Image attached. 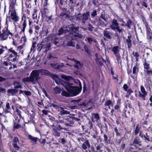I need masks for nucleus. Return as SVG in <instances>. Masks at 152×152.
<instances>
[{
    "label": "nucleus",
    "instance_id": "nucleus-1",
    "mask_svg": "<svg viewBox=\"0 0 152 152\" xmlns=\"http://www.w3.org/2000/svg\"><path fill=\"white\" fill-rule=\"evenodd\" d=\"M61 77L65 80L61 82L58 79H55V82L58 85H61L64 86L69 93L63 91L61 95L67 97L73 96L78 95L82 89L81 83L78 80H75L71 79V77L61 75Z\"/></svg>",
    "mask_w": 152,
    "mask_h": 152
},
{
    "label": "nucleus",
    "instance_id": "nucleus-2",
    "mask_svg": "<svg viewBox=\"0 0 152 152\" xmlns=\"http://www.w3.org/2000/svg\"><path fill=\"white\" fill-rule=\"evenodd\" d=\"M90 17L89 12L83 13L82 15L80 13L77 14L76 17V20L77 21L81 22L82 24L84 25L86 23V21L88 20Z\"/></svg>",
    "mask_w": 152,
    "mask_h": 152
},
{
    "label": "nucleus",
    "instance_id": "nucleus-3",
    "mask_svg": "<svg viewBox=\"0 0 152 152\" xmlns=\"http://www.w3.org/2000/svg\"><path fill=\"white\" fill-rule=\"evenodd\" d=\"M9 35H13V34L7 28L3 29L0 34V39L1 41L6 40Z\"/></svg>",
    "mask_w": 152,
    "mask_h": 152
},
{
    "label": "nucleus",
    "instance_id": "nucleus-4",
    "mask_svg": "<svg viewBox=\"0 0 152 152\" xmlns=\"http://www.w3.org/2000/svg\"><path fill=\"white\" fill-rule=\"evenodd\" d=\"M30 77H31L33 84L35 83L34 81H37L41 78L38 70H33L30 74Z\"/></svg>",
    "mask_w": 152,
    "mask_h": 152
},
{
    "label": "nucleus",
    "instance_id": "nucleus-5",
    "mask_svg": "<svg viewBox=\"0 0 152 152\" xmlns=\"http://www.w3.org/2000/svg\"><path fill=\"white\" fill-rule=\"evenodd\" d=\"M110 27L113 30H117L119 33H121L122 30L120 28L119 24L117 20L115 19L113 20L112 23L110 25Z\"/></svg>",
    "mask_w": 152,
    "mask_h": 152
},
{
    "label": "nucleus",
    "instance_id": "nucleus-6",
    "mask_svg": "<svg viewBox=\"0 0 152 152\" xmlns=\"http://www.w3.org/2000/svg\"><path fill=\"white\" fill-rule=\"evenodd\" d=\"M60 122L61 124H64L66 126H73L74 124L73 121L69 118H65L63 120H61Z\"/></svg>",
    "mask_w": 152,
    "mask_h": 152
},
{
    "label": "nucleus",
    "instance_id": "nucleus-7",
    "mask_svg": "<svg viewBox=\"0 0 152 152\" xmlns=\"http://www.w3.org/2000/svg\"><path fill=\"white\" fill-rule=\"evenodd\" d=\"M72 29V25L70 24L66 27H62L60 29L58 32V35H60L63 33H66L67 32H69V31Z\"/></svg>",
    "mask_w": 152,
    "mask_h": 152
},
{
    "label": "nucleus",
    "instance_id": "nucleus-8",
    "mask_svg": "<svg viewBox=\"0 0 152 152\" xmlns=\"http://www.w3.org/2000/svg\"><path fill=\"white\" fill-rule=\"evenodd\" d=\"M121 48L118 46L113 47L112 49V51L113 52L116 59L118 61L121 58V56L119 53L120 50Z\"/></svg>",
    "mask_w": 152,
    "mask_h": 152
},
{
    "label": "nucleus",
    "instance_id": "nucleus-9",
    "mask_svg": "<svg viewBox=\"0 0 152 152\" xmlns=\"http://www.w3.org/2000/svg\"><path fill=\"white\" fill-rule=\"evenodd\" d=\"M12 145L15 150L18 151L20 148L19 146V141L17 137L14 138L12 141Z\"/></svg>",
    "mask_w": 152,
    "mask_h": 152
},
{
    "label": "nucleus",
    "instance_id": "nucleus-10",
    "mask_svg": "<svg viewBox=\"0 0 152 152\" xmlns=\"http://www.w3.org/2000/svg\"><path fill=\"white\" fill-rule=\"evenodd\" d=\"M100 117L98 113H93L91 115V120L94 122H96L97 123H99V120Z\"/></svg>",
    "mask_w": 152,
    "mask_h": 152
},
{
    "label": "nucleus",
    "instance_id": "nucleus-11",
    "mask_svg": "<svg viewBox=\"0 0 152 152\" xmlns=\"http://www.w3.org/2000/svg\"><path fill=\"white\" fill-rule=\"evenodd\" d=\"M100 18L103 19L105 21H107V17L106 16V15L105 14H103V13L101 14V15L100 17V18L99 19V21L100 23H102V26L103 27H105L106 26V25L104 22L102 20L100 19Z\"/></svg>",
    "mask_w": 152,
    "mask_h": 152
},
{
    "label": "nucleus",
    "instance_id": "nucleus-12",
    "mask_svg": "<svg viewBox=\"0 0 152 152\" xmlns=\"http://www.w3.org/2000/svg\"><path fill=\"white\" fill-rule=\"evenodd\" d=\"M28 138L31 141V142H32L33 144L34 145H35L36 144L37 141L38 140H39V141L40 142V139L37 137H34L31 135H28Z\"/></svg>",
    "mask_w": 152,
    "mask_h": 152
},
{
    "label": "nucleus",
    "instance_id": "nucleus-13",
    "mask_svg": "<svg viewBox=\"0 0 152 152\" xmlns=\"http://www.w3.org/2000/svg\"><path fill=\"white\" fill-rule=\"evenodd\" d=\"M90 145L88 140H85V142L82 145V148L84 150L86 149L87 148H90Z\"/></svg>",
    "mask_w": 152,
    "mask_h": 152
},
{
    "label": "nucleus",
    "instance_id": "nucleus-14",
    "mask_svg": "<svg viewBox=\"0 0 152 152\" xmlns=\"http://www.w3.org/2000/svg\"><path fill=\"white\" fill-rule=\"evenodd\" d=\"M10 17L11 19L15 22H17L19 18L16 15V12L14 11L11 12Z\"/></svg>",
    "mask_w": 152,
    "mask_h": 152
},
{
    "label": "nucleus",
    "instance_id": "nucleus-15",
    "mask_svg": "<svg viewBox=\"0 0 152 152\" xmlns=\"http://www.w3.org/2000/svg\"><path fill=\"white\" fill-rule=\"evenodd\" d=\"M70 34H69V36L71 37L74 36V37H78L80 38H82L83 36L81 34H80L78 33L75 31H69Z\"/></svg>",
    "mask_w": 152,
    "mask_h": 152
},
{
    "label": "nucleus",
    "instance_id": "nucleus-16",
    "mask_svg": "<svg viewBox=\"0 0 152 152\" xmlns=\"http://www.w3.org/2000/svg\"><path fill=\"white\" fill-rule=\"evenodd\" d=\"M28 20V19L26 18H25L24 19L23 22L21 26V31L23 32H24L25 31V29L27 24Z\"/></svg>",
    "mask_w": 152,
    "mask_h": 152
},
{
    "label": "nucleus",
    "instance_id": "nucleus-17",
    "mask_svg": "<svg viewBox=\"0 0 152 152\" xmlns=\"http://www.w3.org/2000/svg\"><path fill=\"white\" fill-rule=\"evenodd\" d=\"M68 59L71 60L72 61L75 63V68H77V69H80L81 68V66H82L80 62L78 61H76L75 60V59L74 58L73 59H69L68 58Z\"/></svg>",
    "mask_w": 152,
    "mask_h": 152
},
{
    "label": "nucleus",
    "instance_id": "nucleus-18",
    "mask_svg": "<svg viewBox=\"0 0 152 152\" xmlns=\"http://www.w3.org/2000/svg\"><path fill=\"white\" fill-rule=\"evenodd\" d=\"M50 65L53 68L58 69H61V68L63 66V64H51Z\"/></svg>",
    "mask_w": 152,
    "mask_h": 152
},
{
    "label": "nucleus",
    "instance_id": "nucleus-19",
    "mask_svg": "<svg viewBox=\"0 0 152 152\" xmlns=\"http://www.w3.org/2000/svg\"><path fill=\"white\" fill-rule=\"evenodd\" d=\"M59 111H60V114L61 115H67L70 113L69 111L65 110L64 108L62 107H60Z\"/></svg>",
    "mask_w": 152,
    "mask_h": 152
},
{
    "label": "nucleus",
    "instance_id": "nucleus-20",
    "mask_svg": "<svg viewBox=\"0 0 152 152\" xmlns=\"http://www.w3.org/2000/svg\"><path fill=\"white\" fill-rule=\"evenodd\" d=\"M50 45L49 43H46L43 45V49H45L44 52L46 53L49 50L50 47Z\"/></svg>",
    "mask_w": 152,
    "mask_h": 152
},
{
    "label": "nucleus",
    "instance_id": "nucleus-21",
    "mask_svg": "<svg viewBox=\"0 0 152 152\" xmlns=\"http://www.w3.org/2000/svg\"><path fill=\"white\" fill-rule=\"evenodd\" d=\"M108 28H106L103 32L104 36L108 39H110L111 36L110 35V32L107 30Z\"/></svg>",
    "mask_w": 152,
    "mask_h": 152
},
{
    "label": "nucleus",
    "instance_id": "nucleus-22",
    "mask_svg": "<svg viewBox=\"0 0 152 152\" xmlns=\"http://www.w3.org/2000/svg\"><path fill=\"white\" fill-rule=\"evenodd\" d=\"M51 126V129L54 128L58 131H60L63 129H65L62 127L59 124H57L56 126H55L53 124L52 126Z\"/></svg>",
    "mask_w": 152,
    "mask_h": 152
},
{
    "label": "nucleus",
    "instance_id": "nucleus-23",
    "mask_svg": "<svg viewBox=\"0 0 152 152\" xmlns=\"http://www.w3.org/2000/svg\"><path fill=\"white\" fill-rule=\"evenodd\" d=\"M39 75H48L49 74V72L45 69H39L38 70Z\"/></svg>",
    "mask_w": 152,
    "mask_h": 152
},
{
    "label": "nucleus",
    "instance_id": "nucleus-24",
    "mask_svg": "<svg viewBox=\"0 0 152 152\" xmlns=\"http://www.w3.org/2000/svg\"><path fill=\"white\" fill-rule=\"evenodd\" d=\"M20 94H22L23 95H25L26 96H30L31 95V93L30 91H22L20 90L19 91Z\"/></svg>",
    "mask_w": 152,
    "mask_h": 152
},
{
    "label": "nucleus",
    "instance_id": "nucleus-25",
    "mask_svg": "<svg viewBox=\"0 0 152 152\" xmlns=\"http://www.w3.org/2000/svg\"><path fill=\"white\" fill-rule=\"evenodd\" d=\"M53 130V135L55 137H59L60 136L61 133L59 131L56 130L54 128L52 129Z\"/></svg>",
    "mask_w": 152,
    "mask_h": 152
},
{
    "label": "nucleus",
    "instance_id": "nucleus-26",
    "mask_svg": "<svg viewBox=\"0 0 152 152\" xmlns=\"http://www.w3.org/2000/svg\"><path fill=\"white\" fill-rule=\"evenodd\" d=\"M143 66L144 67V72H145L147 70H148L150 68V64L149 63L145 62L143 63Z\"/></svg>",
    "mask_w": 152,
    "mask_h": 152
},
{
    "label": "nucleus",
    "instance_id": "nucleus-27",
    "mask_svg": "<svg viewBox=\"0 0 152 152\" xmlns=\"http://www.w3.org/2000/svg\"><path fill=\"white\" fill-rule=\"evenodd\" d=\"M140 139L139 137H136L134 140L133 142V144L139 145L140 146L141 144H140Z\"/></svg>",
    "mask_w": 152,
    "mask_h": 152
},
{
    "label": "nucleus",
    "instance_id": "nucleus-28",
    "mask_svg": "<svg viewBox=\"0 0 152 152\" xmlns=\"http://www.w3.org/2000/svg\"><path fill=\"white\" fill-rule=\"evenodd\" d=\"M13 85L15 88H21L22 86L20 83L16 81H15L14 82Z\"/></svg>",
    "mask_w": 152,
    "mask_h": 152
},
{
    "label": "nucleus",
    "instance_id": "nucleus-29",
    "mask_svg": "<svg viewBox=\"0 0 152 152\" xmlns=\"http://www.w3.org/2000/svg\"><path fill=\"white\" fill-rule=\"evenodd\" d=\"M139 68L138 66L136 65L133 67V73L135 75H137L138 72Z\"/></svg>",
    "mask_w": 152,
    "mask_h": 152
},
{
    "label": "nucleus",
    "instance_id": "nucleus-30",
    "mask_svg": "<svg viewBox=\"0 0 152 152\" xmlns=\"http://www.w3.org/2000/svg\"><path fill=\"white\" fill-rule=\"evenodd\" d=\"M53 90L54 93L56 94H58L60 93L61 91V89L57 86L53 88Z\"/></svg>",
    "mask_w": 152,
    "mask_h": 152
},
{
    "label": "nucleus",
    "instance_id": "nucleus-31",
    "mask_svg": "<svg viewBox=\"0 0 152 152\" xmlns=\"http://www.w3.org/2000/svg\"><path fill=\"white\" fill-rule=\"evenodd\" d=\"M74 39H72L71 40H69L67 42V45L69 46H75V43L74 42Z\"/></svg>",
    "mask_w": 152,
    "mask_h": 152
},
{
    "label": "nucleus",
    "instance_id": "nucleus-32",
    "mask_svg": "<svg viewBox=\"0 0 152 152\" xmlns=\"http://www.w3.org/2000/svg\"><path fill=\"white\" fill-rule=\"evenodd\" d=\"M7 92L9 94L11 95H14L16 93V90L15 89H9Z\"/></svg>",
    "mask_w": 152,
    "mask_h": 152
},
{
    "label": "nucleus",
    "instance_id": "nucleus-33",
    "mask_svg": "<svg viewBox=\"0 0 152 152\" xmlns=\"http://www.w3.org/2000/svg\"><path fill=\"white\" fill-rule=\"evenodd\" d=\"M68 5L69 8L72 10H73L75 6V3L74 1L69 2Z\"/></svg>",
    "mask_w": 152,
    "mask_h": 152
},
{
    "label": "nucleus",
    "instance_id": "nucleus-34",
    "mask_svg": "<svg viewBox=\"0 0 152 152\" xmlns=\"http://www.w3.org/2000/svg\"><path fill=\"white\" fill-rule=\"evenodd\" d=\"M132 41L131 39H126V42L128 48H130L132 47Z\"/></svg>",
    "mask_w": 152,
    "mask_h": 152
},
{
    "label": "nucleus",
    "instance_id": "nucleus-35",
    "mask_svg": "<svg viewBox=\"0 0 152 152\" xmlns=\"http://www.w3.org/2000/svg\"><path fill=\"white\" fill-rule=\"evenodd\" d=\"M141 127L139 124L137 125L135 130V134L136 135H137Z\"/></svg>",
    "mask_w": 152,
    "mask_h": 152
},
{
    "label": "nucleus",
    "instance_id": "nucleus-36",
    "mask_svg": "<svg viewBox=\"0 0 152 152\" xmlns=\"http://www.w3.org/2000/svg\"><path fill=\"white\" fill-rule=\"evenodd\" d=\"M87 39L88 43L90 44L91 45L92 44V42H96V41L93 38L91 37H88L87 38Z\"/></svg>",
    "mask_w": 152,
    "mask_h": 152
},
{
    "label": "nucleus",
    "instance_id": "nucleus-37",
    "mask_svg": "<svg viewBox=\"0 0 152 152\" xmlns=\"http://www.w3.org/2000/svg\"><path fill=\"white\" fill-rule=\"evenodd\" d=\"M6 107L5 112L6 113L9 112L11 110V108L10 106V104L9 102L7 103Z\"/></svg>",
    "mask_w": 152,
    "mask_h": 152
},
{
    "label": "nucleus",
    "instance_id": "nucleus-38",
    "mask_svg": "<svg viewBox=\"0 0 152 152\" xmlns=\"http://www.w3.org/2000/svg\"><path fill=\"white\" fill-rule=\"evenodd\" d=\"M145 74L146 75H152V69L151 68L145 72Z\"/></svg>",
    "mask_w": 152,
    "mask_h": 152
},
{
    "label": "nucleus",
    "instance_id": "nucleus-39",
    "mask_svg": "<svg viewBox=\"0 0 152 152\" xmlns=\"http://www.w3.org/2000/svg\"><path fill=\"white\" fill-rule=\"evenodd\" d=\"M23 82H32V81L30 76L29 77H26L24 78L23 80Z\"/></svg>",
    "mask_w": 152,
    "mask_h": 152
},
{
    "label": "nucleus",
    "instance_id": "nucleus-40",
    "mask_svg": "<svg viewBox=\"0 0 152 152\" xmlns=\"http://www.w3.org/2000/svg\"><path fill=\"white\" fill-rule=\"evenodd\" d=\"M9 51L12 53L14 54V56L15 57H16L17 56V53L14 50L12 49V48H10L8 50Z\"/></svg>",
    "mask_w": 152,
    "mask_h": 152
},
{
    "label": "nucleus",
    "instance_id": "nucleus-41",
    "mask_svg": "<svg viewBox=\"0 0 152 152\" xmlns=\"http://www.w3.org/2000/svg\"><path fill=\"white\" fill-rule=\"evenodd\" d=\"M131 23L132 22L130 20H129L127 21L126 24L125 25V26L127 27L129 29H130L131 28L130 26L131 24Z\"/></svg>",
    "mask_w": 152,
    "mask_h": 152
},
{
    "label": "nucleus",
    "instance_id": "nucleus-42",
    "mask_svg": "<svg viewBox=\"0 0 152 152\" xmlns=\"http://www.w3.org/2000/svg\"><path fill=\"white\" fill-rule=\"evenodd\" d=\"M104 138L105 143L107 144L110 141L108 140V137L105 134H104Z\"/></svg>",
    "mask_w": 152,
    "mask_h": 152
},
{
    "label": "nucleus",
    "instance_id": "nucleus-43",
    "mask_svg": "<svg viewBox=\"0 0 152 152\" xmlns=\"http://www.w3.org/2000/svg\"><path fill=\"white\" fill-rule=\"evenodd\" d=\"M20 120L17 116L15 117V119L13 120L14 123L15 124H18L19 123Z\"/></svg>",
    "mask_w": 152,
    "mask_h": 152
},
{
    "label": "nucleus",
    "instance_id": "nucleus-44",
    "mask_svg": "<svg viewBox=\"0 0 152 152\" xmlns=\"http://www.w3.org/2000/svg\"><path fill=\"white\" fill-rule=\"evenodd\" d=\"M102 144H99L96 147V148L97 150L99 151L100 152H101L102 151V150H101L100 149L102 148Z\"/></svg>",
    "mask_w": 152,
    "mask_h": 152
},
{
    "label": "nucleus",
    "instance_id": "nucleus-45",
    "mask_svg": "<svg viewBox=\"0 0 152 152\" xmlns=\"http://www.w3.org/2000/svg\"><path fill=\"white\" fill-rule=\"evenodd\" d=\"M146 94H142L140 92L139 93V96L141 97L143 100H145V96Z\"/></svg>",
    "mask_w": 152,
    "mask_h": 152
},
{
    "label": "nucleus",
    "instance_id": "nucleus-46",
    "mask_svg": "<svg viewBox=\"0 0 152 152\" xmlns=\"http://www.w3.org/2000/svg\"><path fill=\"white\" fill-rule=\"evenodd\" d=\"M37 47L38 50L40 51L42 48L43 49V45L41 43L37 45Z\"/></svg>",
    "mask_w": 152,
    "mask_h": 152
},
{
    "label": "nucleus",
    "instance_id": "nucleus-47",
    "mask_svg": "<svg viewBox=\"0 0 152 152\" xmlns=\"http://www.w3.org/2000/svg\"><path fill=\"white\" fill-rule=\"evenodd\" d=\"M140 90L142 94H147V93L146 92L145 88L144 87L142 86H141L140 87Z\"/></svg>",
    "mask_w": 152,
    "mask_h": 152
},
{
    "label": "nucleus",
    "instance_id": "nucleus-48",
    "mask_svg": "<svg viewBox=\"0 0 152 152\" xmlns=\"http://www.w3.org/2000/svg\"><path fill=\"white\" fill-rule=\"evenodd\" d=\"M1 47L2 48H0V55L3 53L4 51V49L6 48V49H7V47L6 46L4 47L2 46Z\"/></svg>",
    "mask_w": 152,
    "mask_h": 152
},
{
    "label": "nucleus",
    "instance_id": "nucleus-49",
    "mask_svg": "<svg viewBox=\"0 0 152 152\" xmlns=\"http://www.w3.org/2000/svg\"><path fill=\"white\" fill-rule=\"evenodd\" d=\"M51 105L52 107L55 108L56 110H58V111H59L61 107H59L57 105L54 104H52Z\"/></svg>",
    "mask_w": 152,
    "mask_h": 152
},
{
    "label": "nucleus",
    "instance_id": "nucleus-50",
    "mask_svg": "<svg viewBox=\"0 0 152 152\" xmlns=\"http://www.w3.org/2000/svg\"><path fill=\"white\" fill-rule=\"evenodd\" d=\"M88 30L90 31H92L94 29V27L92 26V25L90 23H88Z\"/></svg>",
    "mask_w": 152,
    "mask_h": 152
},
{
    "label": "nucleus",
    "instance_id": "nucleus-51",
    "mask_svg": "<svg viewBox=\"0 0 152 152\" xmlns=\"http://www.w3.org/2000/svg\"><path fill=\"white\" fill-rule=\"evenodd\" d=\"M72 25V29L71 30H70V31H74V30H75V31H77L78 30V29L79 28V27H75L74 26Z\"/></svg>",
    "mask_w": 152,
    "mask_h": 152
},
{
    "label": "nucleus",
    "instance_id": "nucleus-52",
    "mask_svg": "<svg viewBox=\"0 0 152 152\" xmlns=\"http://www.w3.org/2000/svg\"><path fill=\"white\" fill-rule=\"evenodd\" d=\"M143 137H144L146 140L148 141H150L149 136L148 135L147 133H146L145 134L143 135Z\"/></svg>",
    "mask_w": 152,
    "mask_h": 152
},
{
    "label": "nucleus",
    "instance_id": "nucleus-53",
    "mask_svg": "<svg viewBox=\"0 0 152 152\" xmlns=\"http://www.w3.org/2000/svg\"><path fill=\"white\" fill-rule=\"evenodd\" d=\"M56 1L55 2V4L56 3H58L59 2H60V5H61V6H62L63 5V4L64 2V0H56Z\"/></svg>",
    "mask_w": 152,
    "mask_h": 152
},
{
    "label": "nucleus",
    "instance_id": "nucleus-54",
    "mask_svg": "<svg viewBox=\"0 0 152 152\" xmlns=\"http://www.w3.org/2000/svg\"><path fill=\"white\" fill-rule=\"evenodd\" d=\"M97 15V11L95 10H93V12H91V15L93 17L96 15Z\"/></svg>",
    "mask_w": 152,
    "mask_h": 152
},
{
    "label": "nucleus",
    "instance_id": "nucleus-55",
    "mask_svg": "<svg viewBox=\"0 0 152 152\" xmlns=\"http://www.w3.org/2000/svg\"><path fill=\"white\" fill-rule=\"evenodd\" d=\"M112 103V102L110 100H108L105 102L104 105L105 106H109Z\"/></svg>",
    "mask_w": 152,
    "mask_h": 152
},
{
    "label": "nucleus",
    "instance_id": "nucleus-56",
    "mask_svg": "<svg viewBox=\"0 0 152 152\" xmlns=\"http://www.w3.org/2000/svg\"><path fill=\"white\" fill-rule=\"evenodd\" d=\"M60 43L59 39L57 38H56L54 41L53 42V43L55 45H56L57 44H58Z\"/></svg>",
    "mask_w": 152,
    "mask_h": 152
},
{
    "label": "nucleus",
    "instance_id": "nucleus-57",
    "mask_svg": "<svg viewBox=\"0 0 152 152\" xmlns=\"http://www.w3.org/2000/svg\"><path fill=\"white\" fill-rule=\"evenodd\" d=\"M40 27L38 26H35V32L37 33L39 32V30Z\"/></svg>",
    "mask_w": 152,
    "mask_h": 152
},
{
    "label": "nucleus",
    "instance_id": "nucleus-58",
    "mask_svg": "<svg viewBox=\"0 0 152 152\" xmlns=\"http://www.w3.org/2000/svg\"><path fill=\"white\" fill-rule=\"evenodd\" d=\"M16 112H17L18 116H19L20 118H21V111L18 109H17L16 110Z\"/></svg>",
    "mask_w": 152,
    "mask_h": 152
},
{
    "label": "nucleus",
    "instance_id": "nucleus-59",
    "mask_svg": "<svg viewBox=\"0 0 152 152\" xmlns=\"http://www.w3.org/2000/svg\"><path fill=\"white\" fill-rule=\"evenodd\" d=\"M20 127V125L18 124H14V127L15 129H18Z\"/></svg>",
    "mask_w": 152,
    "mask_h": 152
},
{
    "label": "nucleus",
    "instance_id": "nucleus-60",
    "mask_svg": "<svg viewBox=\"0 0 152 152\" xmlns=\"http://www.w3.org/2000/svg\"><path fill=\"white\" fill-rule=\"evenodd\" d=\"M38 106L40 107H41L42 105H44V104L42 101L38 102Z\"/></svg>",
    "mask_w": 152,
    "mask_h": 152
},
{
    "label": "nucleus",
    "instance_id": "nucleus-61",
    "mask_svg": "<svg viewBox=\"0 0 152 152\" xmlns=\"http://www.w3.org/2000/svg\"><path fill=\"white\" fill-rule=\"evenodd\" d=\"M123 88L126 91H127V89L128 88V86L126 84H124L123 85Z\"/></svg>",
    "mask_w": 152,
    "mask_h": 152
},
{
    "label": "nucleus",
    "instance_id": "nucleus-62",
    "mask_svg": "<svg viewBox=\"0 0 152 152\" xmlns=\"http://www.w3.org/2000/svg\"><path fill=\"white\" fill-rule=\"evenodd\" d=\"M42 91L45 95V96L47 97H48V94L47 93V92L46 91L45 89L44 88L42 89Z\"/></svg>",
    "mask_w": 152,
    "mask_h": 152
},
{
    "label": "nucleus",
    "instance_id": "nucleus-63",
    "mask_svg": "<svg viewBox=\"0 0 152 152\" xmlns=\"http://www.w3.org/2000/svg\"><path fill=\"white\" fill-rule=\"evenodd\" d=\"M82 99H79L77 100H74L73 101V102L74 103H78L81 101Z\"/></svg>",
    "mask_w": 152,
    "mask_h": 152
},
{
    "label": "nucleus",
    "instance_id": "nucleus-64",
    "mask_svg": "<svg viewBox=\"0 0 152 152\" xmlns=\"http://www.w3.org/2000/svg\"><path fill=\"white\" fill-rule=\"evenodd\" d=\"M72 120L73 121V120H74L75 121H79L80 119L79 118H78L75 117H72Z\"/></svg>",
    "mask_w": 152,
    "mask_h": 152
}]
</instances>
